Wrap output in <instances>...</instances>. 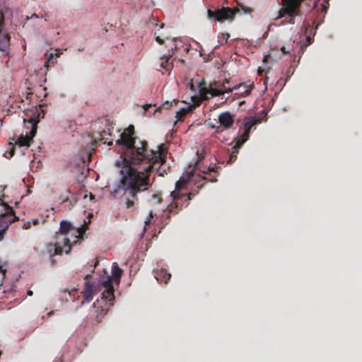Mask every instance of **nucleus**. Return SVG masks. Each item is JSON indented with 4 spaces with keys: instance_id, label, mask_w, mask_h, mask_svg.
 <instances>
[{
    "instance_id": "nucleus-5",
    "label": "nucleus",
    "mask_w": 362,
    "mask_h": 362,
    "mask_svg": "<svg viewBox=\"0 0 362 362\" xmlns=\"http://www.w3.org/2000/svg\"><path fill=\"white\" fill-rule=\"evenodd\" d=\"M193 196L192 193L187 192L178 193L176 197L170 194L172 201L168 204L167 211H164L168 213L167 218H170V214H177L183 207H187Z\"/></svg>"
},
{
    "instance_id": "nucleus-29",
    "label": "nucleus",
    "mask_w": 362,
    "mask_h": 362,
    "mask_svg": "<svg viewBox=\"0 0 362 362\" xmlns=\"http://www.w3.org/2000/svg\"><path fill=\"white\" fill-rule=\"evenodd\" d=\"M31 227V222L27 221L26 223H24L22 226V228L25 230L29 229Z\"/></svg>"
},
{
    "instance_id": "nucleus-33",
    "label": "nucleus",
    "mask_w": 362,
    "mask_h": 362,
    "mask_svg": "<svg viewBox=\"0 0 362 362\" xmlns=\"http://www.w3.org/2000/svg\"><path fill=\"white\" fill-rule=\"evenodd\" d=\"M177 49V45H174V47H172L170 49H169L168 51V53H171L172 52H173V54L175 53V51Z\"/></svg>"
},
{
    "instance_id": "nucleus-26",
    "label": "nucleus",
    "mask_w": 362,
    "mask_h": 362,
    "mask_svg": "<svg viewBox=\"0 0 362 362\" xmlns=\"http://www.w3.org/2000/svg\"><path fill=\"white\" fill-rule=\"evenodd\" d=\"M6 270L3 269L1 266H0V286L3 284V280L5 277Z\"/></svg>"
},
{
    "instance_id": "nucleus-25",
    "label": "nucleus",
    "mask_w": 362,
    "mask_h": 362,
    "mask_svg": "<svg viewBox=\"0 0 362 362\" xmlns=\"http://www.w3.org/2000/svg\"><path fill=\"white\" fill-rule=\"evenodd\" d=\"M179 103V100L177 99H174L172 101H165L163 103L159 109H169L173 106V104L177 105Z\"/></svg>"
},
{
    "instance_id": "nucleus-4",
    "label": "nucleus",
    "mask_w": 362,
    "mask_h": 362,
    "mask_svg": "<svg viewBox=\"0 0 362 362\" xmlns=\"http://www.w3.org/2000/svg\"><path fill=\"white\" fill-rule=\"evenodd\" d=\"M72 239L74 240V238ZM73 245L74 244L70 235L57 232L55 243H49L47 245V250L50 255L52 264L55 262V259L53 258L54 255H62L63 251L66 254L70 253Z\"/></svg>"
},
{
    "instance_id": "nucleus-34",
    "label": "nucleus",
    "mask_w": 362,
    "mask_h": 362,
    "mask_svg": "<svg viewBox=\"0 0 362 362\" xmlns=\"http://www.w3.org/2000/svg\"><path fill=\"white\" fill-rule=\"evenodd\" d=\"M9 153H10L9 157H10V158H11V157H12V156L14 155V149H13V148H12V149L10 151Z\"/></svg>"
},
{
    "instance_id": "nucleus-36",
    "label": "nucleus",
    "mask_w": 362,
    "mask_h": 362,
    "mask_svg": "<svg viewBox=\"0 0 362 362\" xmlns=\"http://www.w3.org/2000/svg\"><path fill=\"white\" fill-rule=\"evenodd\" d=\"M189 86L190 90H194V86H193V83H192V81L189 83Z\"/></svg>"
},
{
    "instance_id": "nucleus-15",
    "label": "nucleus",
    "mask_w": 362,
    "mask_h": 362,
    "mask_svg": "<svg viewBox=\"0 0 362 362\" xmlns=\"http://www.w3.org/2000/svg\"><path fill=\"white\" fill-rule=\"evenodd\" d=\"M218 122L225 129H229L234 122V117L229 112H224L219 115Z\"/></svg>"
},
{
    "instance_id": "nucleus-43",
    "label": "nucleus",
    "mask_w": 362,
    "mask_h": 362,
    "mask_svg": "<svg viewBox=\"0 0 362 362\" xmlns=\"http://www.w3.org/2000/svg\"><path fill=\"white\" fill-rule=\"evenodd\" d=\"M307 40L308 41V43L310 44L311 43V38L310 37H307Z\"/></svg>"
},
{
    "instance_id": "nucleus-30",
    "label": "nucleus",
    "mask_w": 362,
    "mask_h": 362,
    "mask_svg": "<svg viewBox=\"0 0 362 362\" xmlns=\"http://www.w3.org/2000/svg\"><path fill=\"white\" fill-rule=\"evenodd\" d=\"M281 51L284 53V54H289L290 53V51L289 49H287L286 46H282L281 48H280Z\"/></svg>"
},
{
    "instance_id": "nucleus-16",
    "label": "nucleus",
    "mask_w": 362,
    "mask_h": 362,
    "mask_svg": "<svg viewBox=\"0 0 362 362\" xmlns=\"http://www.w3.org/2000/svg\"><path fill=\"white\" fill-rule=\"evenodd\" d=\"M173 55V52L164 54L159 60V66L166 71H170L173 68V62L170 61Z\"/></svg>"
},
{
    "instance_id": "nucleus-42",
    "label": "nucleus",
    "mask_w": 362,
    "mask_h": 362,
    "mask_svg": "<svg viewBox=\"0 0 362 362\" xmlns=\"http://www.w3.org/2000/svg\"><path fill=\"white\" fill-rule=\"evenodd\" d=\"M47 17H48V16L47 14H45L44 16H42V18H44L45 21L47 20Z\"/></svg>"
},
{
    "instance_id": "nucleus-3",
    "label": "nucleus",
    "mask_w": 362,
    "mask_h": 362,
    "mask_svg": "<svg viewBox=\"0 0 362 362\" xmlns=\"http://www.w3.org/2000/svg\"><path fill=\"white\" fill-rule=\"evenodd\" d=\"M240 9L243 14L251 13L253 11L252 8L247 7L240 3H238L237 6L234 8L222 7L221 8L216 9L215 11L208 9L207 16L209 18L214 19L218 22L233 21L235 14L238 13Z\"/></svg>"
},
{
    "instance_id": "nucleus-20",
    "label": "nucleus",
    "mask_w": 362,
    "mask_h": 362,
    "mask_svg": "<svg viewBox=\"0 0 362 362\" xmlns=\"http://www.w3.org/2000/svg\"><path fill=\"white\" fill-rule=\"evenodd\" d=\"M243 144L244 143H241V141L239 139L236 141L235 145L232 148V151L229 156L228 160V163H233L236 160L239 149L242 147Z\"/></svg>"
},
{
    "instance_id": "nucleus-45",
    "label": "nucleus",
    "mask_w": 362,
    "mask_h": 362,
    "mask_svg": "<svg viewBox=\"0 0 362 362\" xmlns=\"http://www.w3.org/2000/svg\"><path fill=\"white\" fill-rule=\"evenodd\" d=\"M164 26H165L164 23H162L160 24V28H163Z\"/></svg>"
},
{
    "instance_id": "nucleus-28",
    "label": "nucleus",
    "mask_w": 362,
    "mask_h": 362,
    "mask_svg": "<svg viewBox=\"0 0 362 362\" xmlns=\"http://www.w3.org/2000/svg\"><path fill=\"white\" fill-rule=\"evenodd\" d=\"M153 217V213L152 211L150 212L149 214V218H148L146 221H145V226H146L147 225H149L150 223H151V218ZM146 229V227H144V230Z\"/></svg>"
},
{
    "instance_id": "nucleus-37",
    "label": "nucleus",
    "mask_w": 362,
    "mask_h": 362,
    "mask_svg": "<svg viewBox=\"0 0 362 362\" xmlns=\"http://www.w3.org/2000/svg\"><path fill=\"white\" fill-rule=\"evenodd\" d=\"M229 37H230V35L228 33H226V35H225V37H226L225 42H227V40L229 38Z\"/></svg>"
},
{
    "instance_id": "nucleus-38",
    "label": "nucleus",
    "mask_w": 362,
    "mask_h": 362,
    "mask_svg": "<svg viewBox=\"0 0 362 362\" xmlns=\"http://www.w3.org/2000/svg\"><path fill=\"white\" fill-rule=\"evenodd\" d=\"M229 37H230V35L228 33H226V35H225V37H226L225 42H227V40L229 38Z\"/></svg>"
},
{
    "instance_id": "nucleus-12",
    "label": "nucleus",
    "mask_w": 362,
    "mask_h": 362,
    "mask_svg": "<svg viewBox=\"0 0 362 362\" xmlns=\"http://www.w3.org/2000/svg\"><path fill=\"white\" fill-rule=\"evenodd\" d=\"M260 122L261 121L259 119H256L255 117H250L245 118L243 123L244 132L240 136L239 139V140L241 141V143H245L248 140L252 128Z\"/></svg>"
},
{
    "instance_id": "nucleus-24",
    "label": "nucleus",
    "mask_w": 362,
    "mask_h": 362,
    "mask_svg": "<svg viewBox=\"0 0 362 362\" xmlns=\"http://www.w3.org/2000/svg\"><path fill=\"white\" fill-rule=\"evenodd\" d=\"M110 128H108L107 130H103L102 132H100V141L101 142H103L104 144H107V146H112L113 144L112 141H107L105 139L106 135H111L110 132Z\"/></svg>"
},
{
    "instance_id": "nucleus-41",
    "label": "nucleus",
    "mask_w": 362,
    "mask_h": 362,
    "mask_svg": "<svg viewBox=\"0 0 362 362\" xmlns=\"http://www.w3.org/2000/svg\"><path fill=\"white\" fill-rule=\"evenodd\" d=\"M28 295L29 296H32L33 295V291H28Z\"/></svg>"
},
{
    "instance_id": "nucleus-40",
    "label": "nucleus",
    "mask_w": 362,
    "mask_h": 362,
    "mask_svg": "<svg viewBox=\"0 0 362 362\" xmlns=\"http://www.w3.org/2000/svg\"><path fill=\"white\" fill-rule=\"evenodd\" d=\"M98 264H99V260L96 259V262H95V263L94 264V267H96Z\"/></svg>"
},
{
    "instance_id": "nucleus-48",
    "label": "nucleus",
    "mask_w": 362,
    "mask_h": 362,
    "mask_svg": "<svg viewBox=\"0 0 362 362\" xmlns=\"http://www.w3.org/2000/svg\"><path fill=\"white\" fill-rule=\"evenodd\" d=\"M32 94H33V93H32V92H29V93H28V95H32ZM27 98H28V96H27Z\"/></svg>"
},
{
    "instance_id": "nucleus-50",
    "label": "nucleus",
    "mask_w": 362,
    "mask_h": 362,
    "mask_svg": "<svg viewBox=\"0 0 362 362\" xmlns=\"http://www.w3.org/2000/svg\"><path fill=\"white\" fill-rule=\"evenodd\" d=\"M228 100V98H226V100L223 101V103H226Z\"/></svg>"
},
{
    "instance_id": "nucleus-31",
    "label": "nucleus",
    "mask_w": 362,
    "mask_h": 362,
    "mask_svg": "<svg viewBox=\"0 0 362 362\" xmlns=\"http://www.w3.org/2000/svg\"><path fill=\"white\" fill-rule=\"evenodd\" d=\"M153 198L157 199H158V201H157L158 203H160L161 202V200H162V198H161L160 195V194H153Z\"/></svg>"
},
{
    "instance_id": "nucleus-46",
    "label": "nucleus",
    "mask_w": 362,
    "mask_h": 362,
    "mask_svg": "<svg viewBox=\"0 0 362 362\" xmlns=\"http://www.w3.org/2000/svg\"><path fill=\"white\" fill-rule=\"evenodd\" d=\"M33 17H35V18H38V16H37V15H36V14L35 13V14H33L30 18H33Z\"/></svg>"
},
{
    "instance_id": "nucleus-7",
    "label": "nucleus",
    "mask_w": 362,
    "mask_h": 362,
    "mask_svg": "<svg viewBox=\"0 0 362 362\" xmlns=\"http://www.w3.org/2000/svg\"><path fill=\"white\" fill-rule=\"evenodd\" d=\"M5 207V212L0 214V228L5 231L9 225L18 219L16 216L14 210L8 204L1 202Z\"/></svg>"
},
{
    "instance_id": "nucleus-10",
    "label": "nucleus",
    "mask_w": 362,
    "mask_h": 362,
    "mask_svg": "<svg viewBox=\"0 0 362 362\" xmlns=\"http://www.w3.org/2000/svg\"><path fill=\"white\" fill-rule=\"evenodd\" d=\"M254 88L253 84H248L246 83H241L238 85L234 86L231 88H228V91L231 93L234 90H237L232 95L231 101H234L240 98H245L249 95Z\"/></svg>"
},
{
    "instance_id": "nucleus-23",
    "label": "nucleus",
    "mask_w": 362,
    "mask_h": 362,
    "mask_svg": "<svg viewBox=\"0 0 362 362\" xmlns=\"http://www.w3.org/2000/svg\"><path fill=\"white\" fill-rule=\"evenodd\" d=\"M216 170H215V168H211V167H209L206 170H203L202 173L204 174H208L209 173V177H202V180H206V182H215L217 181V180L216 179V175H212L211 174V173H215Z\"/></svg>"
},
{
    "instance_id": "nucleus-39",
    "label": "nucleus",
    "mask_w": 362,
    "mask_h": 362,
    "mask_svg": "<svg viewBox=\"0 0 362 362\" xmlns=\"http://www.w3.org/2000/svg\"><path fill=\"white\" fill-rule=\"evenodd\" d=\"M203 158V157L199 158L196 162V165L199 163V162Z\"/></svg>"
},
{
    "instance_id": "nucleus-17",
    "label": "nucleus",
    "mask_w": 362,
    "mask_h": 362,
    "mask_svg": "<svg viewBox=\"0 0 362 362\" xmlns=\"http://www.w3.org/2000/svg\"><path fill=\"white\" fill-rule=\"evenodd\" d=\"M155 277L158 281L167 284L171 278V274L168 272L166 269H157L155 272Z\"/></svg>"
},
{
    "instance_id": "nucleus-47",
    "label": "nucleus",
    "mask_w": 362,
    "mask_h": 362,
    "mask_svg": "<svg viewBox=\"0 0 362 362\" xmlns=\"http://www.w3.org/2000/svg\"><path fill=\"white\" fill-rule=\"evenodd\" d=\"M203 185H204V184H202V185H197V187H198L199 189H200L201 187H203Z\"/></svg>"
},
{
    "instance_id": "nucleus-13",
    "label": "nucleus",
    "mask_w": 362,
    "mask_h": 362,
    "mask_svg": "<svg viewBox=\"0 0 362 362\" xmlns=\"http://www.w3.org/2000/svg\"><path fill=\"white\" fill-rule=\"evenodd\" d=\"M204 83L205 82L203 80L202 82L199 84V91L202 97L206 98V94H209L211 97H215L223 95L225 93H229V91H228V89H218V86L213 87L212 85H210L209 88L202 87V85H204Z\"/></svg>"
},
{
    "instance_id": "nucleus-8",
    "label": "nucleus",
    "mask_w": 362,
    "mask_h": 362,
    "mask_svg": "<svg viewBox=\"0 0 362 362\" xmlns=\"http://www.w3.org/2000/svg\"><path fill=\"white\" fill-rule=\"evenodd\" d=\"M31 124V129L25 136L21 135L16 141L15 144L18 145L19 146H26L29 147L30 146V143L33 141V137L35 136L37 132V123L38 122V119H31L29 121Z\"/></svg>"
},
{
    "instance_id": "nucleus-27",
    "label": "nucleus",
    "mask_w": 362,
    "mask_h": 362,
    "mask_svg": "<svg viewBox=\"0 0 362 362\" xmlns=\"http://www.w3.org/2000/svg\"><path fill=\"white\" fill-rule=\"evenodd\" d=\"M228 83V80L227 79H225L224 81L222 83H216L215 85L218 86V89H228V88H226L225 86V83Z\"/></svg>"
},
{
    "instance_id": "nucleus-21",
    "label": "nucleus",
    "mask_w": 362,
    "mask_h": 362,
    "mask_svg": "<svg viewBox=\"0 0 362 362\" xmlns=\"http://www.w3.org/2000/svg\"><path fill=\"white\" fill-rule=\"evenodd\" d=\"M187 183V180H185L184 178H180L176 183H175V190L171 192V195H173L174 197H177L178 193L180 192H184V189L185 188V185Z\"/></svg>"
},
{
    "instance_id": "nucleus-49",
    "label": "nucleus",
    "mask_w": 362,
    "mask_h": 362,
    "mask_svg": "<svg viewBox=\"0 0 362 362\" xmlns=\"http://www.w3.org/2000/svg\"><path fill=\"white\" fill-rule=\"evenodd\" d=\"M245 102L244 101H242V102H240L239 105H241L242 104H243Z\"/></svg>"
},
{
    "instance_id": "nucleus-22",
    "label": "nucleus",
    "mask_w": 362,
    "mask_h": 362,
    "mask_svg": "<svg viewBox=\"0 0 362 362\" xmlns=\"http://www.w3.org/2000/svg\"><path fill=\"white\" fill-rule=\"evenodd\" d=\"M194 109L193 105H189L186 107L181 108L179 111L176 112V118L177 120H182L184 117L189 112H192Z\"/></svg>"
},
{
    "instance_id": "nucleus-9",
    "label": "nucleus",
    "mask_w": 362,
    "mask_h": 362,
    "mask_svg": "<svg viewBox=\"0 0 362 362\" xmlns=\"http://www.w3.org/2000/svg\"><path fill=\"white\" fill-rule=\"evenodd\" d=\"M83 230V228H75L72 226L71 223L66 221H62L60 222V227L57 233H62L71 238H74L73 243L76 244L78 242V238L82 235Z\"/></svg>"
},
{
    "instance_id": "nucleus-1",
    "label": "nucleus",
    "mask_w": 362,
    "mask_h": 362,
    "mask_svg": "<svg viewBox=\"0 0 362 362\" xmlns=\"http://www.w3.org/2000/svg\"><path fill=\"white\" fill-rule=\"evenodd\" d=\"M136 139L134 126L129 125L116 141V145L121 148L124 165L121 170L122 177L111 190V194L115 197L124 195L127 209L134 208L139 192L151 187V172L156 170L159 176L167 174L166 170L161 168L165 163L167 153L164 145L160 144L158 150L155 151L148 148L146 141H136Z\"/></svg>"
},
{
    "instance_id": "nucleus-18",
    "label": "nucleus",
    "mask_w": 362,
    "mask_h": 362,
    "mask_svg": "<svg viewBox=\"0 0 362 362\" xmlns=\"http://www.w3.org/2000/svg\"><path fill=\"white\" fill-rule=\"evenodd\" d=\"M155 40L159 45H164L165 40H175V37L170 35L169 32L165 30L162 33L155 32Z\"/></svg>"
},
{
    "instance_id": "nucleus-11",
    "label": "nucleus",
    "mask_w": 362,
    "mask_h": 362,
    "mask_svg": "<svg viewBox=\"0 0 362 362\" xmlns=\"http://www.w3.org/2000/svg\"><path fill=\"white\" fill-rule=\"evenodd\" d=\"M5 13L3 8H0V50L6 51L10 45V36L4 32Z\"/></svg>"
},
{
    "instance_id": "nucleus-2",
    "label": "nucleus",
    "mask_w": 362,
    "mask_h": 362,
    "mask_svg": "<svg viewBox=\"0 0 362 362\" xmlns=\"http://www.w3.org/2000/svg\"><path fill=\"white\" fill-rule=\"evenodd\" d=\"M122 274V269L119 267L116 262L113 263L112 266V276H108L107 279L102 283V286L105 290L102 293L101 300L105 303V305H113L115 289L112 285V280L117 284H119Z\"/></svg>"
},
{
    "instance_id": "nucleus-32",
    "label": "nucleus",
    "mask_w": 362,
    "mask_h": 362,
    "mask_svg": "<svg viewBox=\"0 0 362 362\" xmlns=\"http://www.w3.org/2000/svg\"><path fill=\"white\" fill-rule=\"evenodd\" d=\"M31 222V224L34 226H37L39 224V220L37 218L33 219Z\"/></svg>"
},
{
    "instance_id": "nucleus-44",
    "label": "nucleus",
    "mask_w": 362,
    "mask_h": 362,
    "mask_svg": "<svg viewBox=\"0 0 362 362\" xmlns=\"http://www.w3.org/2000/svg\"><path fill=\"white\" fill-rule=\"evenodd\" d=\"M151 107V105H146L145 107H144V109L146 110H148V107Z\"/></svg>"
},
{
    "instance_id": "nucleus-35",
    "label": "nucleus",
    "mask_w": 362,
    "mask_h": 362,
    "mask_svg": "<svg viewBox=\"0 0 362 362\" xmlns=\"http://www.w3.org/2000/svg\"><path fill=\"white\" fill-rule=\"evenodd\" d=\"M264 71V70H263V69L262 70V69H259V70H258L259 75L262 76Z\"/></svg>"
},
{
    "instance_id": "nucleus-19",
    "label": "nucleus",
    "mask_w": 362,
    "mask_h": 362,
    "mask_svg": "<svg viewBox=\"0 0 362 362\" xmlns=\"http://www.w3.org/2000/svg\"><path fill=\"white\" fill-rule=\"evenodd\" d=\"M93 307L95 308V312L97 313L95 317H96L97 320L98 322H100L101 320V319L107 313L108 308H103L100 305L98 300L93 303Z\"/></svg>"
},
{
    "instance_id": "nucleus-6",
    "label": "nucleus",
    "mask_w": 362,
    "mask_h": 362,
    "mask_svg": "<svg viewBox=\"0 0 362 362\" xmlns=\"http://www.w3.org/2000/svg\"><path fill=\"white\" fill-rule=\"evenodd\" d=\"M283 2V8L279 11V17H283L285 16H288L293 19L295 16L299 14L300 7L301 3L304 0H281Z\"/></svg>"
},
{
    "instance_id": "nucleus-14",
    "label": "nucleus",
    "mask_w": 362,
    "mask_h": 362,
    "mask_svg": "<svg viewBox=\"0 0 362 362\" xmlns=\"http://www.w3.org/2000/svg\"><path fill=\"white\" fill-rule=\"evenodd\" d=\"M97 293L96 286L93 283L86 281L83 291L81 292L83 296V303H89L93 300V296Z\"/></svg>"
}]
</instances>
